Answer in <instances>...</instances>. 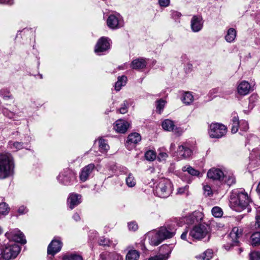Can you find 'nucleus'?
I'll list each match as a JSON object with an SVG mask.
<instances>
[{"instance_id": "8", "label": "nucleus", "mask_w": 260, "mask_h": 260, "mask_svg": "<svg viewBox=\"0 0 260 260\" xmlns=\"http://www.w3.org/2000/svg\"><path fill=\"white\" fill-rule=\"evenodd\" d=\"M242 233L243 229L237 226L233 228L228 236L230 246L224 245V248L226 250H229L231 246L236 245L239 242L238 240L242 236Z\"/></svg>"}, {"instance_id": "39", "label": "nucleus", "mask_w": 260, "mask_h": 260, "mask_svg": "<svg viewBox=\"0 0 260 260\" xmlns=\"http://www.w3.org/2000/svg\"><path fill=\"white\" fill-rule=\"evenodd\" d=\"M136 183V180L132 174H129L128 177L126 178V184L130 187H133L135 186Z\"/></svg>"}, {"instance_id": "32", "label": "nucleus", "mask_w": 260, "mask_h": 260, "mask_svg": "<svg viewBox=\"0 0 260 260\" xmlns=\"http://www.w3.org/2000/svg\"><path fill=\"white\" fill-rule=\"evenodd\" d=\"M182 101L184 104L189 105L193 101V96L191 92H186L183 95Z\"/></svg>"}, {"instance_id": "31", "label": "nucleus", "mask_w": 260, "mask_h": 260, "mask_svg": "<svg viewBox=\"0 0 260 260\" xmlns=\"http://www.w3.org/2000/svg\"><path fill=\"white\" fill-rule=\"evenodd\" d=\"M182 170L183 172H187L189 174L193 176H199L200 175V172L197 170L193 168L190 166H184Z\"/></svg>"}, {"instance_id": "16", "label": "nucleus", "mask_w": 260, "mask_h": 260, "mask_svg": "<svg viewBox=\"0 0 260 260\" xmlns=\"http://www.w3.org/2000/svg\"><path fill=\"white\" fill-rule=\"evenodd\" d=\"M250 88L251 86L249 83L243 80L239 82L238 84L237 91L239 95L244 96L249 93Z\"/></svg>"}, {"instance_id": "1", "label": "nucleus", "mask_w": 260, "mask_h": 260, "mask_svg": "<svg viewBox=\"0 0 260 260\" xmlns=\"http://www.w3.org/2000/svg\"><path fill=\"white\" fill-rule=\"evenodd\" d=\"M14 159L10 153L0 154V179H5L14 173Z\"/></svg>"}, {"instance_id": "60", "label": "nucleus", "mask_w": 260, "mask_h": 260, "mask_svg": "<svg viewBox=\"0 0 260 260\" xmlns=\"http://www.w3.org/2000/svg\"><path fill=\"white\" fill-rule=\"evenodd\" d=\"M192 66L190 63H187L185 68V71L186 72H189L192 70Z\"/></svg>"}, {"instance_id": "40", "label": "nucleus", "mask_w": 260, "mask_h": 260, "mask_svg": "<svg viewBox=\"0 0 260 260\" xmlns=\"http://www.w3.org/2000/svg\"><path fill=\"white\" fill-rule=\"evenodd\" d=\"M145 158L149 161H153L156 158V153L153 150L147 151L145 154Z\"/></svg>"}, {"instance_id": "12", "label": "nucleus", "mask_w": 260, "mask_h": 260, "mask_svg": "<svg viewBox=\"0 0 260 260\" xmlns=\"http://www.w3.org/2000/svg\"><path fill=\"white\" fill-rule=\"evenodd\" d=\"M146 238H148L150 245L157 246L163 241L158 231H152L146 235Z\"/></svg>"}, {"instance_id": "63", "label": "nucleus", "mask_w": 260, "mask_h": 260, "mask_svg": "<svg viewBox=\"0 0 260 260\" xmlns=\"http://www.w3.org/2000/svg\"><path fill=\"white\" fill-rule=\"evenodd\" d=\"M238 128L235 126H232L231 132L233 134H235L237 132Z\"/></svg>"}, {"instance_id": "33", "label": "nucleus", "mask_w": 260, "mask_h": 260, "mask_svg": "<svg viewBox=\"0 0 260 260\" xmlns=\"http://www.w3.org/2000/svg\"><path fill=\"white\" fill-rule=\"evenodd\" d=\"M139 258V253L136 250L129 251L126 256V260H138Z\"/></svg>"}, {"instance_id": "37", "label": "nucleus", "mask_w": 260, "mask_h": 260, "mask_svg": "<svg viewBox=\"0 0 260 260\" xmlns=\"http://www.w3.org/2000/svg\"><path fill=\"white\" fill-rule=\"evenodd\" d=\"M212 215L215 217H221L223 215V211L219 207H214L211 210Z\"/></svg>"}, {"instance_id": "35", "label": "nucleus", "mask_w": 260, "mask_h": 260, "mask_svg": "<svg viewBox=\"0 0 260 260\" xmlns=\"http://www.w3.org/2000/svg\"><path fill=\"white\" fill-rule=\"evenodd\" d=\"M172 250L173 247L171 245H163L160 248V252L167 255L168 257H169Z\"/></svg>"}, {"instance_id": "38", "label": "nucleus", "mask_w": 260, "mask_h": 260, "mask_svg": "<svg viewBox=\"0 0 260 260\" xmlns=\"http://www.w3.org/2000/svg\"><path fill=\"white\" fill-rule=\"evenodd\" d=\"M10 211V208L7 204L3 202L0 203V214L3 215L8 214Z\"/></svg>"}, {"instance_id": "2", "label": "nucleus", "mask_w": 260, "mask_h": 260, "mask_svg": "<svg viewBox=\"0 0 260 260\" xmlns=\"http://www.w3.org/2000/svg\"><path fill=\"white\" fill-rule=\"evenodd\" d=\"M251 202V200L245 191L239 192L236 196L231 197V207L237 212H241L245 209Z\"/></svg>"}, {"instance_id": "6", "label": "nucleus", "mask_w": 260, "mask_h": 260, "mask_svg": "<svg viewBox=\"0 0 260 260\" xmlns=\"http://www.w3.org/2000/svg\"><path fill=\"white\" fill-rule=\"evenodd\" d=\"M20 246L17 244H8L2 250L3 258L9 260L15 258L20 251Z\"/></svg>"}, {"instance_id": "56", "label": "nucleus", "mask_w": 260, "mask_h": 260, "mask_svg": "<svg viewBox=\"0 0 260 260\" xmlns=\"http://www.w3.org/2000/svg\"><path fill=\"white\" fill-rule=\"evenodd\" d=\"M240 125V121H239L238 117L237 116H234L232 119V126L239 127Z\"/></svg>"}, {"instance_id": "55", "label": "nucleus", "mask_w": 260, "mask_h": 260, "mask_svg": "<svg viewBox=\"0 0 260 260\" xmlns=\"http://www.w3.org/2000/svg\"><path fill=\"white\" fill-rule=\"evenodd\" d=\"M188 186L186 185L184 187H179L177 190V193L182 194L188 192Z\"/></svg>"}, {"instance_id": "4", "label": "nucleus", "mask_w": 260, "mask_h": 260, "mask_svg": "<svg viewBox=\"0 0 260 260\" xmlns=\"http://www.w3.org/2000/svg\"><path fill=\"white\" fill-rule=\"evenodd\" d=\"M107 25L112 29H116L124 25L122 17L117 13H112L109 15L106 20Z\"/></svg>"}, {"instance_id": "64", "label": "nucleus", "mask_w": 260, "mask_h": 260, "mask_svg": "<svg viewBox=\"0 0 260 260\" xmlns=\"http://www.w3.org/2000/svg\"><path fill=\"white\" fill-rule=\"evenodd\" d=\"M257 192L260 194V182L258 183L257 187Z\"/></svg>"}, {"instance_id": "43", "label": "nucleus", "mask_w": 260, "mask_h": 260, "mask_svg": "<svg viewBox=\"0 0 260 260\" xmlns=\"http://www.w3.org/2000/svg\"><path fill=\"white\" fill-rule=\"evenodd\" d=\"M165 103V101L162 100H160L157 102L156 110L157 112L159 113V114L161 113V111L164 108Z\"/></svg>"}, {"instance_id": "10", "label": "nucleus", "mask_w": 260, "mask_h": 260, "mask_svg": "<svg viewBox=\"0 0 260 260\" xmlns=\"http://www.w3.org/2000/svg\"><path fill=\"white\" fill-rule=\"evenodd\" d=\"M5 236L10 240L16 242L21 244H25L26 242L24 235L17 229L10 230L5 234Z\"/></svg>"}, {"instance_id": "28", "label": "nucleus", "mask_w": 260, "mask_h": 260, "mask_svg": "<svg viewBox=\"0 0 260 260\" xmlns=\"http://www.w3.org/2000/svg\"><path fill=\"white\" fill-rule=\"evenodd\" d=\"M127 81V77L125 76L118 77L117 81L115 84V89L116 91H119L122 86L126 84Z\"/></svg>"}, {"instance_id": "18", "label": "nucleus", "mask_w": 260, "mask_h": 260, "mask_svg": "<svg viewBox=\"0 0 260 260\" xmlns=\"http://www.w3.org/2000/svg\"><path fill=\"white\" fill-rule=\"evenodd\" d=\"M207 177L212 180H221L224 177V175L221 170L213 168L208 171Z\"/></svg>"}, {"instance_id": "54", "label": "nucleus", "mask_w": 260, "mask_h": 260, "mask_svg": "<svg viewBox=\"0 0 260 260\" xmlns=\"http://www.w3.org/2000/svg\"><path fill=\"white\" fill-rule=\"evenodd\" d=\"M168 155L167 153L162 152H160L158 154V155L157 156V159L159 161H163V160H165L166 159V158L168 157Z\"/></svg>"}, {"instance_id": "50", "label": "nucleus", "mask_w": 260, "mask_h": 260, "mask_svg": "<svg viewBox=\"0 0 260 260\" xmlns=\"http://www.w3.org/2000/svg\"><path fill=\"white\" fill-rule=\"evenodd\" d=\"M158 3L161 7L166 8L170 5V0H158Z\"/></svg>"}, {"instance_id": "44", "label": "nucleus", "mask_w": 260, "mask_h": 260, "mask_svg": "<svg viewBox=\"0 0 260 260\" xmlns=\"http://www.w3.org/2000/svg\"><path fill=\"white\" fill-rule=\"evenodd\" d=\"M249 260H260V252H251L249 254Z\"/></svg>"}, {"instance_id": "20", "label": "nucleus", "mask_w": 260, "mask_h": 260, "mask_svg": "<svg viewBox=\"0 0 260 260\" xmlns=\"http://www.w3.org/2000/svg\"><path fill=\"white\" fill-rule=\"evenodd\" d=\"M81 203V196L72 193H71L68 199V204L69 208L72 210L76 206Z\"/></svg>"}, {"instance_id": "19", "label": "nucleus", "mask_w": 260, "mask_h": 260, "mask_svg": "<svg viewBox=\"0 0 260 260\" xmlns=\"http://www.w3.org/2000/svg\"><path fill=\"white\" fill-rule=\"evenodd\" d=\"M62 243L58 240H53L48 247V254L54 255L58 252L61 248Z\"/></svg>"}, {"instance_id": "24", "label": "nucleus", "mask_w": 260, "mask_h": 260, "mask_svg": "<svg viewBox=\"0 0 260 260\" xmlns=\"http://www.w3.org/2000/svg\"><path fill=\"white\" fill-rule=\"evenodd\" d=\"M131 66L135 70L143 69L146 66V61L145 59L137 58L132 62Z\"/></svg>"}, {"instance_id": "36", "label": "nucleus", "mask_w": 260, "mask_h": 260, "mask_svg": "<svg viewBox=\"0 0 260 260\" xmlns=\"http://www.w3.org/2000/svg\"><path fill=\"white\" fill-rule=\"evenodd\" d=\"M62 260H83L82 257L78 254H65L62 257Z\"/></svg>"}, {"instance_id": "53", "label": "nucleus", "mask_w": 260, "mask_h": 260, "mask_svg": "<svg viewBox=\"0 0 260 260\" xmlns=\"http://www.w3.org/2000/svg\"><path fill=\"white\" fill-rule=\"evenodd\" d=\"M17 211L19 215H22L28 212V209L26 207L22 205L19 207Z\"/></svg>"}, {"instance_id": "62", "label": "nucleus", "mask_w": 260, "mask_h": 260, "mask_svg": "<svg viewBox=\"0 0 260 260\" xmlns=\"http://www.w3.org/2000/svg\"><path fill=\"white\" fill-rule=\"evenodd\" d=\"M187 231H186L185 232H184L181 235V239L182 240H186V237H187Z\"/></svg>"}, {"instance_id": "29", "label": "nucleus", "mask_w": 260, "mask_h": 260, "mask_svg": "<svg viewBox=\"0 0 260 260\" xmlns=\"http://www.w3.org/2000/svg\"><path fill=\"white\" fill-rule=\"evenodd\" d=\"M213 254L212 250L208 249L202 254L197 255L196 258L202 260H210L212 257Z\"/></svg>"}, {"instance_id": "14", "label": "nucleus", "mask_w": 260, "mask_h": 260, "mask_svg": "<svg viewBox=\"0 0 260 260\" xmlns=\"http://www.w3.org/2000/svg\"><path fill=\"white\" fill-rule=\"evenodd\" d=\"M94 168L95 166L93 164H90L83 168L80 173V180L82 182L86 181L94 170Z\"/></svg>"}, {"instance_id": "58", "label": "nucleus", "mask_w": 260, "mask_h": 260, "mask_svg": "<svg viewBox=\"0 0 260 260\" xmlns=\"http://www.w3.org/2000/svg\"><path fill=\"white\" fill-rule=\"evenodd\" d=\"M256 224L260 228V207L257 209L256 216Z\"/></svg>"}, {"instance_id": "59", "label": "nucleus", "mask_w": 260, "mask_h": 260, "mask_svg": "<svg viewBox=\"0 0 260 260\" xmlns=\"http://www.w3.org/2000/svg\"><path fill=\"white\" fill-rule=\"evenodd\" d=\"M14 0H0V4L12 5Z\"/></svg>"}, {"instance_id": "23", "label": "nucleus", "mask_w": 260, "mask_h": 260, "mask_svg": "<svg viewBox=\"0 0 260 260\" xmlns=\"http://www.w3.org/2000/svg\"><path fill=\"white\" fill-rule=\"evenodd\" d=\"M202 218V213L199 211H195L185 217V221L187 224H193L199 222Z\"/></svg>"}, {"instance_id": "17", "label": "nucleus", "mask_w": 260, "mask_h": 260, "mask_svg": "<svg viewBox=\"0 0 260 260\" xmlns=\"http://www.w3.org/2000/svg\"><path fill=\"white\" fill-rule=\"evenodd\" d=\"M129 125V124L128 122L119 119L115 121L113 127L116 132L124 134L127 131Z\"/></svg>"}, {"instance_id": "52", "label": "nucleus", "mask_w": 260, "mask_h": 260, "mask_svg": "<svg viewBox=\"0 0 260 260\" xmlns=\"http://www.w3.org/2000/svg\"><path fill=\"white\" fill-rule=\"evenodd\" d=\"M128 227L129 230L134 231H136L138 228V224L134 221L129 222L128 223Z\"/></svg>"}, {"instance_id": "42", "label": "nucleus", "mask_w": 260, "mask_h": 260, "mask_svg": "<svg viewBox=\"0 0 260 260\" xmlns=\"http://www.w3.org/2000/svg\"><path fill=\"white\" fill-rule=\"evenodd\" d=\"M168 258L167 255L160 252L158 254L150 257L148 260H167Z\"/></svg>"}, {"instance_id": "57", "label": "nucleus", "mask_w": 260, "mask_h": 260, "mask_svg": "<svg viewBox=\"0 0 260 260\" xmlns=\"http://www.w3.org/2000/svg\"><path fill=\"white\" fill-rule=\"evenodd\" d=\"M258 100V98L256 94H252L249 98V103L251 104H254Z\"/></svg>"}, {"instance_id": "30", "label": "nucleus", "mask_w": 260, "mask_h": 260, "mask_svg": "<svg viewBox=\"0 0 260 260\" xmlns=\"http://www.w3.org/2000/svg\"><path fill=\"white\" fill-rule=\"evenodd\" d=\"M250 243L252 246L260 245V232H255L250 237Z\"/></svg>"}, {"instance_id": "26", "label": "nucleus", "mask_w": 260, "mask_h": 260, "mask_svg": "<svg viewBox=\"0 0 260 260\" xmlns=\"http://www.w3.org/2000/svg\"><path fill=\"white\" fill-rule=\"evenodd\" d=\"M8 147L10 149L17 151L23 148V143L17 141H10L8 144Z\"/></svg>"}, {"instance_id": "13", "label": "nucleus", "mask_w": 260, "mask_h": 260, "mask_svg": "<svg viewBox=\"0 0 260 260\" xmlns=\"http://www.w3.org/2000/svg\"><path fill=\"white\" fill-rule=\"evenodd\" d=\"M110 40L105 37L100 38L95 47L94 51L100 55V53L107 50L110 47Z\"/></svg>"}, {"instance_id": "48", "label": "nucleus", "mask_w": 260, "mask_h": 260, "mask_svg": "<svg viewBox=\"0 0 260 260\" xmlns=\"http://www.w3.org/2000/svg\"><path fill=\"white\" fill-rule=\"evenodd\" d=\"M226 183L230 186L235 183V178L233 176H225Z\"/></svg>"}, {"instance_id": "11", "label": "nucleus", "mask_w": 260, "mask_h": 260, "mask_svg": "<svg viewBox=\"0 0 260 260\" xmlns=\"http://www.w3.org/2000/svg\"><path fill=\"white\" fill-rule=\"evenodd\" d=\"M161 126L165 131H172L178 135H180L183 133V130L180 127H176L174 122L168 119H165L162 122Z\"/></svg>"}, {"instance_id": "9", "label": "nucleus", "mask_w": 260, "mask_h": 260, "mask_svg": "<svg viewBox=\"0 0 260 260\" xmlns=\"http://www.w3.org/2000/svg\"><path fill=\"white\" fill-rule=\"evenodd\" d=\"M58 181L65 185H70L76 180V176L74 172L67 170L61 173L57 177Z\"/></svg>"}, {"instance_id": "46", "label": "nucleus", "mask_w": 260, "mask_h": 260, "mask_svg": "<svg viewBox=\"0 0 260 260\" xmlns=\"http://www.w3.org/2000/svg\"><path fill=\"white\" fill-rule=\"evenodd\" d=\"M181 16L182 15L181 13H180L179 12L174 10L171 11V17L176 21H179V19Z\"/></svg>"}, {"instance_id": "34", "label": "nucleus", "mask_w": 260, "mask_h": 260, "mask_svg": "<svg viewBox=\"0 0 260 260\" xmlns=\"http://www.w3.org/2000/svg\"><path fill=\"white\" fill-rule=\"evenodd\" d=\"M98 141L99 149L101 152H106L109 149V146L105 140L100 139Z\"/></svg>"}, {"instance_id": "61", "label": "nucleus", "mask_w": 260, "mask_h": 260, "mask_svg": "<svg viewBox=\"0 0 260 260\" xmlns=\"http://www.w3.org/2000/svg\"><path fill=\"white\" fill-rule=\"evenodd\" d=\"M73 218L76 221H79L80 219V217L79 214L76 213L73 216Z\"/></svg>"}, {"instance_id": "45", "label": "nucleus", "mask_w": 260, "mask_h": 260, "mask_svg": "<svg viewBox=\"0 0 260 260\" xmlns=\"http://www.w3.org/2000/svg\"><path fill=\"white\" fill-rule=\"evenodd\" d=\"M239 128L241 131L246 132L249 128L248 123L247 121H246V120L240 121Z\"/></svg>"}, {"instance_id": "3", "label": "nucleus", "mask_w": 260, "mask_h": 260, "mask_svg": "<svg viewBox=\"0 0 260 260\" xmlns=\"http://www.w3.org/2000/svg\"><path fill=\"white\" fill-rule=\"evenodd\" d=\"M172 191L173 186L171 181L167 179H161L157 183L154 192L159 198H166L170 196Z\"/></svg>"}, {"instance_id": "51", "label": "nucleus", "mask_w": 260, "mask_h": 260, "mask_svg": "<svg viewBox=\"0 0 260 260\" xmlns=\"http://www.w3.org/2000/svg\"><path fill=\"white\" fill-rule=\"evenodd\" d=\"M204 193L206 196H210L212 194L211 188L208 185H206L204 186Z\"/></svg>"}, {"instance_id": "41", "label": "nucleus", "mask_w": 260, "mask_h": 260, "mask_svg": "<svg viewBox=\"0 0 260 260\" xmlns=\"http://www.w3.org/2000/svg\"><path fill=\"white\" fill-rule=\"evenodd\" d=\"M0 96L5 100H8L12 99V96L10 94L9 91L6 89H3L0 90Z\"/></svg>"}, {"instance_id": "22", "label": "nucleus", "mask_w": 260, "mask_h": 260, "mask_svg": "<svg viewBox=\"0 0 260 260\" xmlns=\"http://www.w3.org/2000/svg\"><path fill=\"white\" fill-rule=\"evenodd\" d=\"M177 153L179 157L186 158L189 157L192 155V151L185 145H181L178 146Z\"/></svg>"}, {"instance_id": "5", "label": "nucleus", "mask_w": 260, "mask_h": 260, "mask_svg": "<svg viewBox=\"0 0 260 260\" xmlns=\"http://www.w3.org/2000/svg\"><path fill=\"white\" fill-rule=\"evenodd\" d=\"M209 134L212 138H220L225 135L227 129L225 126L218 123H212L209 128Z\"/></svg>"}, {"instance_id": "27", "label": "nucleus", "mask_w": 260, "mask_h": 260, "mask_svg": "<svg viewBox=\"0 0 260 260\" xmlns=\"http://www.w3.org/2000/svg\"><path fill=\"white\" fill-rule=\"evenodd\" d=\"M236 37V31L233 28H230L228 30L227 34L225 36L226 41L229 43L234 42Z\"/></svg>"}, {"instance_id": "49", "label": "nucleus", "mask_w": 260, "mask_h": 260, "mask_svg": "<svg viewBox=\"0 0 260 260\" xmlns=\"http://www.w3.org/2000/svg\"><path fill=\"white\" fill-rule=\"evenodd\" d=\"M128 102L124 101L122 105V107L119 109V111L121 114H125L127 111Z\"/></svg>"}, {"instance_id": "7", "label": "nucleus", "mask_w": 260, "mask_h": 260, "mask_svg": "<svg viewBox=\"0 0 260 260\" xmlns=\"http://www.w3.org/2000/svg\"><path fill=\"white\" fill-rule=\"evenodd\" d=\"M208 229L206 225L198 224L194 226L189 232V237L196 240H201L208 234Z\"/></svg>"}, {"instance_id": "25", "label": "nucleus", "mask_w": 260, "mask_h": 260, "mask_svg": "<svg viewBox=\"0 0 260 260\" xmlns=\"http://www.w3.org/2000/svg\"><path fill=\"white\" fill-rule=\"evenodd\" d=\"M141 140V135L137 133H132L128 135L126 143L127 144H137Z\"/></svg>"}, {"instance_id": "47", "label": "nucleus", "mask_w": 260, "mask_h": 260, "mask_svg": "<svg viewBox=\"0 0 260 260\" xmlns=\"http://www.w3.org/2000/svg\"><path fill=\"white\" fill-rule=\"evenodd\" d=\"M99 244L102 246H110L111 241L109 239L102 237L99 241Z\"/></svg>"}, {"instance_id": "15", "label": "nucleus", "mask_w": 260, "mask_h": 260, "mask_svg": "<svg viewBox=\"0 0 260 260\" xmlns=\"http://www.w3.org/2000/svg\"><path fill=\"white\" fill-rule=\"evenodd\" d=\"M158 232L162 240H164L173 237L176 234V229L171 226H162L159 229Z\"/></svg>"}, {"instance_id": "21", "label": "nucleus", "mask_w": 260, "mask_h": 260, "mask_svg": "<svg viewBox=\"0 0 260 260\" xmlns=\"http://www.w3.org/2000/svg\"><path fill=\"white\" fill-rule=\"evenodd\" d=\"M202 18L200 16H194L191 20V28L193 32H198L203 27Z\"/></svg>"}]
</instances>
